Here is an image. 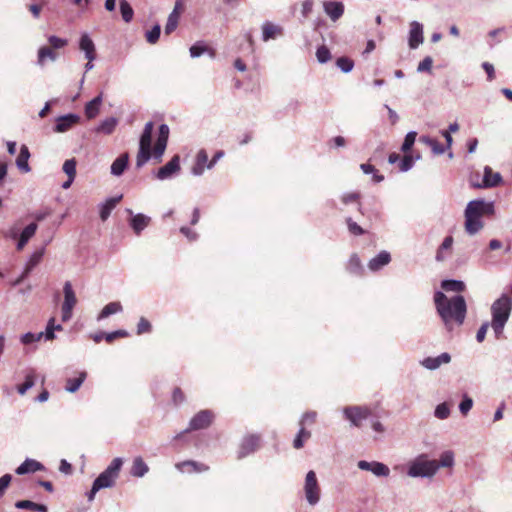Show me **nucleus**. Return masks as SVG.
<instances>
[{"instance_id":"nucleus-25","label":"nucleus","mask_w":512,"mask_h":512,"mask_svg":"<svg viewBox=\"0 0 512 512\" xmlns=\"http://www.w3.org/2000/svg\"><path fill=\"white\" fill-rule=\"evenodd\" d=\"M390 260V254L387 251H382L369 261L368 267L371 271H378L382 267L387 265L390 262Z\"/></svg>"},{"instance_id":"nucleus-7","label":"nucleus","mask_w":512,"mask_h":512,"mask_svg":"<svg viewBox=\"0 0 512 512\" xmlns=\"http://www.w3.org/2000/svg\"><path fill=\"white\" fill-rule=\"evenodd\" d=\"M372 411L368 406H346L343 408V415L348 420L351 426L361 427L362 422L367 420Z\"/></svg>"},{"instance_id":"nucleus-17","label":"nucleus","mask_w":512,"mask_h":512,"mask_svg":"<svg viewBox=\"0 0 512 512\" xmlns=\"http://www.w3.org/2000/svg\"><path fill=\"white\" fill-rule=\"evenodd\" d=\"M503 181V178L500 173L494 172L491 167L485 166L484 167V174H483V183L481 187L484 188H492L500 185Z\"/></svg>"},{"instance_id":"nucleus-2","label":"nucleus","mask_w":512,"mask_h":512,"mask_svg":"<svg viewBox=\"0 0 512 512\" xmlns=\"http://www.w3.org/2000/svg\"><path fill=\"white\" fill-rule=\"evenodd\" d=\"M495 212L494 202L484 199H476L470 201L464 211V227L467 234L473 236L480 232L484 223L482 217L493 215Z\"/></svg>"},{"instance_id":"nucleus-34","label":"nucleus","mask_w":512,"mask_h":512,"mask_svg":"<svg viewBox=\"0 0 512 512\" xmlns=\"http://www.w3.org/2000/svg\"><path fill=\"white\" fill-rule=\"evenodd\" d=\"M118 124V120L115 117H109L103 120L98 127L95 129L97 133L110 135L115 130Z\"/></svg>"},{"instance_id":"nucleus-29","label":"nucleus","mask_w":512,"mask_h":512,"mask_svg":"<svg viewBox=\"0 0 512 512\" xmlns=\"http://www.w3.org/2000/svg\"><path fill=\"white\" fill-rule=\"evenodd\" d=\"M87 377V373L85 371H81L76 378H68L66 380L65 389L69 393H75L79 390L83 382Z\"/></svg>"},{"instance_id":"nucleus-36","label":"nucleus","mask_w":512,"mask_h":512,"mask_svg":"<svg viewBox=\"0 0 512 512\" xmlns=\"http://www.w3.org/2000/svg\"><path fill=\"white\" fill-rule=\"evenodd\" d=\"M441 287L447 292H462L465 289V284L459 280H444Z\"/></svg>"},{"instance_id":"nucleus-40","label":"nucleus","mask_w":512,"mask_h":512,"mask_svg":"<svg viewBox=\"0 0 512 512\" xmlns=\"http://www.w3.org/2000/svg\"><path fill=\"white\" fill-rule=\"evenodd\" d=\"M439 468H450L454 465V453L450 450L443 452L440 455V460L437 461Z\"/></svg>"},{"instance_id":"nucleus-31","label":"nucleus","mask_w":512,"mask_h":512,"mask_svg":"<svg viewBox=\"0 0 512 512\" xmlns=\"http://www.w3.org/2000/svg\"><path fill=\"white\" fill-rule=\"evenodd\" d=\"M153 128H154L153 122H147L145 124L143 133L140 137L139 148L151 150Z\"/></svg>"},{"instance_id":"nucleus-52","label":"nucleus","mask_w":512,"mask_h":512,"mask_svg":"<svg viewBox=\"0 0 512 512\" xmlns=\"http://www.w3.org/2000/svg\"><path fill=\"white\" fill-rule=\"evenodd\" d=\"M63 171L67 174L68 177L75 178L76 175V160L68 159L63 164Z\"/></svg>"},{"instance_id":"nucleus-64","label":"nucleus","mask_w":512,"mask_h":512,"mask_svg":"<svg viewBox=\"0 0 512 512\" xmlns=\"http://www.w3.org/2000/svg\"><path fill=\"white\" fill-rule=\"evenodd\" d=\"M168 137H169V127H168V125L161 124L159 126V133H158L157 140L163 141V142H168Z\"/></svg>"},{"instance_id":"nucleus-6","label":"nucleus","mask_w":512,"mask_h":512,"mask_svg":"<svg viewBox=\"0 0 512 512\" xmlns=\"http://www.w3.org/2000/svg\"><path fill=\"white\" fill-rule=\"evenodd\" d=\"M303 490L309 505L315 506L318 504L321 497V489L314 471L311 470L306 474Z\"/></svg>"},{"instance_id":"nucleus-10","label":"nucleus","mask_w":512,"mask_h":512,"mask_svg":"<svg viewBox=\"0 0 512 512\" xmlns=\"http://www.w3.org/2000/svg\"><path fill=\"white\" fill-rule=\"evenodd\" d=\"M357 466L361 470L372 472L377 477H388L390 474L389 467L386 464L378 461L368 462L365 460H360L357 463Z\"/></svg>"},{"instance_id":"nucleus-11","label":"nucleus","mask_w":512,"mask_h":512,"mask_svg":"<svg viewBox=\"0 0 512 512\" xmlns=\"http://www.w3.org/2000/svg\"><path fill=\"white\" fill-rule=\"evenodd\" d=\"M424 42L423 25L412 21L409 25L408 45L410 49H417Z\"/></svg>"},{"instance_id":"nucleus-15","label":"nucleus","mask_w":512,"mask_h":512,"mask_svg":"<svg viewBox=\"0 0 512 512\" xmlns=\"http://www.w3.org/2000/svg\"><path fill=\"white\" fill-rule=\"evenodd\" d=\"M451 361V355L444 352L436 357H427L421 361V365L428 370H436L443 364H448Z\"/></svg>"},{"instance_id":"nucleus-60","label":"nucleus","mask_w":512,"mask_h":512,"mask_svg":"<svg viewBox=\"0 0 512 512\" xmlns=\"http://www.w3.org/2000/svg\"><path fill=\"white\" fill-rule=\"evenodd\" d=\"M166 146H167V142L157 140L156 144L154 146V149H153L154 157L157 159H161L162 155L165 152Z\"/></svg>"},{"instance_id":"nucleus-1","label":"nucleus","mask_w":512,"mask_h":512,"mask_svg":"<svg viewBox=\"0 0 512 512\" xmlns=\"http://www.w3.org/2000/svg\"><path fill=\"white\" fill-rule=\"evenodd\" d=\"M435 308L445 328L452 331L464 323L467 305L463 296L456 295L448 298L443 292L436 291L434 294Z\"/></svg>"},{"instance_id":"nucleus-13","label":"nucleus","mask_w":512,"mask_h":512,"mask_svg":"<svg viewBox=\"0 0 512 512\" xmlns=\"http://www.w3.org/2000/svg\"><path fill=\"white\" fill-rule=\"evenodd\" d=\"M180 170V158L178 155L172 157V159L167 162L164 166L159 168L157 171L156 177L159 180H166L171 178L175 173Z\"/></svg>"},{"instance_id":"nucleus-9","label":"nucleus","mask_w":512,"mask_h":512,"mask_svg":"<svg viewBox=\"0 0 512 512\" xmlns=\"http://www.w3.org/2000/svg\"><path fill=\"white\" fill-rule=\"evenodd\" d=\"M260 446V436L259 435H247L243 438L239 450H238V459H243L246 456L254 453Z\"/></svg>"},{"instance_id":"nucleus-43","label":"nucleus","mask_w":512,"mask_h":512,"mask_svg":"<svg viewBox=\"0 0 512 512\" xmlns=\"http://www.w3.org/2000/svg\"><path fill=\"white\" fill-rule=\"evenodd\" d=\"M34 385H35L34 375L32 373H29L26 375L24 383L17 386V391L20 395H24Z\"/></svg>"},{"instance_id":"nucleus-4","label":"nucleus","mask_w":512,"mask_h":512,"mask_svg":"<svg viewBox=\"0 0 512 512\" xmlns=\"http://www.w3.org/2000/svg\"><path fill=\"white\" fill-rule=\"evenodd\" d=\"M439 470L436 460L429 459L427 454H420L409 462L407 475L412 478H431Z\"/></svg>"},{"instance_id":"nucleus-56","label":"nucleus","mask_w":512,"mask_h":512,"mask_svg":"<svg viewBox=\"0 0 512 512\" xmlns=\"http://www.w3.org/2000/svg\"><path fill=\"white\" fill-rule=\"evenodd\" d=\"M361 269L360 259L356 254H353L348 262V270L351 273H358Z\"/></svg>"},{"instance_id":"nucleus-63","label":"nucleus","mask_w":512,"mask_h":512,"mask_svg":"<svg viewBox=\"0 0 512 512\" xmlns=\"http://www.w3.org/2000/svg\"><path fill=\"white\" fill-rule=\"evenodd\" d=\"M489 326H491V322L490 323L489 322H484L480 326V328L478 329L477 334H476V340L478 342L481 343V342L484 341Z\"/></svg>"},{"instance_id":"nucleus-23","label":"nucleus","mask_w":512,"mask_h":512,"mask_svg":"<svg viewBox=\"0 0 512 512\" xmlns=\"http://www.w3.org/2000/svg\"><path fill=\"white\" fill-rule=\"evenodd\" d=\"M43 254H44V250H40V251H36L34 252L30 259L28 260L27 264H26V267H25V270L24 272L22 273V275L15 281V285H18L19 283H21L23 281V279L25 277H27V275L33 270V268L35 266H37L39 264V262L41 261L42 257H43Z\"/></svg>"},{"instance_id":"nucleus-14","label":"nucleus","mask_w":512,"mask_h":512,"mask_svg":"<svg viewBox=\"0 0 512 512\" xmlns=\"http://www.w3.org/2000/svg\"><path fill=\"white\" fill-rule=\"evenodd\" d=\"M80 120V117L77 114H66L60 116L56 119V125L54 130L58 133H63L72 128L75 124H77Z\"/></svg>"},{"instance_id":"nucleus-49","label":"nucleus","mask_w":512,"mask_h":512,"mask_svg":"<svg viewBox=\"0 0 512 512\" xmlns=\"http://www.w3.org/2000/svg\"><path fill=\"white\" fill-rule=\"evenodd\" d=\"M473 407V399L467 394H464L459 404V411L462 415H467Z\"/></svg>"},{"instance_id":"nucleus-44","label":"nucleus","mask_w":512,"mask_h":512,"mask_svg":"<svg viewBox=\"0 0 512 512\" xmlns=\"http://www.w3.org/2000/svg\"><path fill=\"white\" fill-rule=\"evenodd\" d=\"M180 15H177L176 12H171L168 16L167 23L165 26V34L172 33L178 25Z\"/></svg>"},{"instance_id":"nucleus-18","label":"nucleus","mask_w":512,"mask_h":512,"mask_svg":"<svg viewBox=\"0 0 512 512\" xmlns=\"http://www.w3.org/2000/svg\"><path fill=\"white\" fill-rule=\"evenodd\" d=\"M325 13L332 21L340 19L344 13V5L341 2L329 1L323 3Z\"/></svg>"},{"instance_id":"nucleus-19","label":"nucleus","mask_w":512,"mask_h":512,"mask_svg":"<svg viewBox=\"0 0 512 512\" xmlns=\"http://www.w3.org/2000/svg\"><path fill=\"white\" fill-rule=\"evenodd\" d=\"M42 470H44L43 464H41L37 460L27 458L23 463H21L16 468V473L18 475H24L27 473H34Z\"/></svg>"},{"instance_id":"nucleus-50","label":"nucleus","mask_w":512,"mask_h":512,"mask_svg":"<svg viewBox=\"0 0 512 512\" xmlns=\"http://www.w3.org/2000/svg\"><path fill=\"white\" fill-rule=\"evenodd\" d=\"M150 157H151V150L139 148V151L137 154V159H136L137 168H141L143 165H145L146 162L150 159Z\"/></svg>"},{"instance_id":"nucleus-38","label":"nucleus","mask_w":512,"mask_h":512,"mask_svg":"<svg viewBox=\"0 0 512 512\" xmlns=\"http://www.w3.org/2000/svg\"><path fill=\"white\" fill-rule=\"evenodd\" d=\"M47 59L50 61H55L56 53L53 52L49 47H41L38 51V64L44 65Z\"/></svg>"},{"instance_id":"nucleus-28","label":"nucleus","mask_w":512,"mask_h":512,"mask_svg":"<svg viewBox=\"0 0 512 512\" xmlns=\"http://www.w3.org/2000/svg\"><path fill=\"white\" fill-rule=\"evenodd\" d=\"M64 292V302L62 304L63 308L73 309L76 305L77 299L75 293L73 291L72 285L69 281L65 282L63 287Z\"/></svg>"},{"instance_id":"nucleus-62","label":"nucleus","mask_w":512,"mask_h":512,"mask_svg":"<svg viewBox=\"0 0 512 512\" xmlns=\"http://www.w3.org/2000/svg\"><path fill=\"white\" fill-rule=\"evenodd\" d=\"M48 41L54 49L62 48L67 44V41L65 39L59 38L57 36H50L48 38Z\"/></svg>"},{"instance_id":"nucleus-51","label":"nucleus","mask_w":512,"mask_h":512,"mask_svg":"<svg viewBox=\"0 0 512 512\" xmlns=\"http://www.w3.org/2000/svg\"><path fill=\"white\" fill-rule=\"evenodd\" d=\"M160 33H161L160 25L159 24L154 25L151 28V30L147 31V33H146L147 42L150 44H155L160 37Z\"/></svg>"},{"instance_id":"nucleus-24","label":"nucleus","mask_w":512,"mask_h":512,"mask_svg":"<svg viewBox=\"0 0 512 512\" xmlns=\"http://www.w3.org/2000/svg\"><path fill=\"white\" fill-rule=\"evenodd\" d=\"M102 101L103 93H100L98 96L86 103L85 115L88 119H94L98 115Z\"/></svg>"},{"instance_id":"nucleus-48","label":"nucleus","mask_w":512,"mask_h":512,"mask_svg":"<svg viewBox=\"0 0 512 512\" xmlns=\"http://www.w3.org/2000/svg\"><path fill=\"white\" fill-rule=\"evenodd\" d=\"M316 57L319 63H327L331 59L330 50L325 45H322L317 48Z\"/></svg>"},{"instance_id":"nucleus-27","label":"nucleus","mask_w":512,"mask_h":512,"mask_svg":"<svg viewBox=\"0 0 512 512\" xmlns=\"http://www.w3.org/2000/svg\"><path fill=\"white\" fill-rule=\"evenodd\" d=\"M282 34V28L271 22H265L262 26V39L267 42Z\"/></svg>"},{"instance_id":"nucleus-41","label":"nucleus","mask_w":512,"mask_h":512,"mask_svg":"<svg viewBox=\"0 0 512 512\" xmlns=\"http://www.w3.org/2000/svg\"><path fill=\"white\" fill-rule=\"evenodd\" d=\"M336 66L344 73H349L354 67V62L348 57H339L336 60Z\"/></svg>"},{"instance_id":"nucleus-59","label":"nucleus","mask_w":512,"mask_h":512,"mask_svg":"<svg viewBox=\"0 0 512 512\" xmlns=\"http://www.w3.org/2000/svg\"><path fill=\"white\" fill-rule=\"evenodd\" d=\"M346 222H347L348 230L351 234L362 235L364 233V230L362 229V227L359 226L356 222H354L351 218H348L346 220Z\"/></svg>"},{"instance_id":"nucleus-33","label":"nucleus","mask_w":512,"mask_h":512,"mask_svg":"<svg viewBox=\"0 0 512 512\" xmlns=\"http://www.w3.org/2000/svg\"><path fill=\"white\" fill-rule=\"evenodd\" d=\"M149 471L148 465L144 462L142 457H136L133 460L131 467V475L134 477H143Z\"/></svg>"},{"instance_id":"nucleus-5","label":"nucleus","mask_w":512,"mask_h":512,"mask_svg":"<svg viewBox=\"0 0 512 512\" xmlns=\"http://www.w3.org/2000/svg\"><path fill=\"white\" fill-rule=\"evenodd\" d=\"M123 465V460L120 457L114 458L109 466L99 474L94 480L97 488L104 489L114 486L116 479L119 476L120 470Z\"/></svg>"},{"instance_id":"nucleus-53","label":"nucleus","mask_w":512,"mask_h":512,"mask_svg":"<svg viewBox=\"0 0 512 512\" xmlns=\"http://www.w3.org/2000/svg\"><path fill=\"white\" fill-rule=\"evenodd\" d=\"M54 322H55V319L54 318H50L48 323H47L45 332H42L43 333V338L45 340H47V341H51V340L55 339Z\"/></svg>"},{"instance_id":"nucleus-21","label":"nucleus","mask_w":512,"mask_h":512,"mask_svg":"<svg viewBox=\"0 0 512 512\" xmlns=\"http://www.w3.org/2000/svg\"><path fill=\"white\" fill-rule=\"evenodd\" d=\"M80 49L85 53V58L90 61H94L96 58V51H95V45L92 41V39L87 35L84 34L80 38L79 43Z\"/></svg>"},{"instance_id":"nucleus-8","label":"nucleus","mask_w":512,"mask_h":512,"mask_svg":"<svg viewBox=\"0 0 512 512\" xmlns=\"http://www.w3.org/2000/svg\"><path fill=\"white\" fill-rule=\"evenodd\" d=\"M213 413L209 410H202L198 412L189 422V427L183 432L179 433L175 438L179 439L184 433L192 430H200L207 428L213 421Z\"/></svg>"},{"instance_id":"nucleus-57","label":"nucleus","mask_w":512,"mask_h":512,"mask_svg":"<svg viewBox=\"0 0 512 512\" xmlns=\"http://www.w3.org/2000/svg\"><path fill=\"white\" fill-rule=\"evenodd\" d=\"M151 324L150 322L144 318V317H141L139 319V322L137 324V334L138 335H141V334H144V333H148L151 331Z\"/></svg>"},{"instance_id":"nucleus-16","label":"nucleus","mask_w":512,"mask_h":512,"mask_svg":"<svg viewBox=\"0 0 512 512\" xmlns=\"http://www.w3.org/2000/svg\"><path fill=\"white\" fill-rule=\"evenodd\" d=\"M176 468L182 473H186V472L187 473H191V472L201 473V472H206L209 470L208 465L201 463V462L193 461V460H186V461L177 463Z\"/></svg>"},{"instance_id":"nucleus-45","label":"nucleus","mask_w":512,"mask_h":512,"mask_svg":"<svg viewBox=\"0 0 512 512\" xmlns=\"http://www.w3.org/2000/svg\"><path fill=\"white\" fill-rule=\"evenodd\" d=\"M434 416L440 420L447 419L450 416V407L444 402L436 406Z\"/></svg>"},{"instance_id":"nucleus-39","label":"nucleus","mask_w":512,"mask_h":512,"mask_svg":"<svg viewBox=\"0 0 512 512\" xmlns=\"http://www.w3.org/2000/svg\"><path fill=\"white\" fill-rule=\"evenodd\" d=\"M119 5H120V12L122 15V19L126 23H129L132 20L133 15H134L131 5L126 0H120Z\"/></svg>"},{"instance_id":"nucleus-30","label":"nucleus","mask_w":512,"mask_h":512,"mask_svg":"<svg viewBox=\"0 0 512 512\" xmlns=\"http://www.w3.org/2000/svg\"><path fill=\"white\" fill-rule=\"evenodd\" d=\"M30 157L29 149L26 145H22L20 148V153L16 159V165L19 168V170L23 172H29L30 167L28 164V159Z\"/></svg>"},{"instance_id":"nucleus-12","label":"nucleus","mask_w":512,"mask_h":512,"mask_svg":"<svg viewBox=\"0 0 512 512\" xmlns=\"http://www.w3.org/2000/svg\"><path fill=\"white\" fill-rule=\"evenodd\" d=\"M126 212L131 216L129 225L136 235H140L141 232L149 225L151 218L142 213L134 214L129 208Z\"/></svg>"},{"instance_id":"nucleus-35","label":"nucleus","mask_w":512,"mask_h":512,"mask_svg":"<svg viewBox=\"0 0 512 512\" xmlns=\"http://www.w3.org/2000/svg\"><path fill=\"white\" fill-rule=\"evenodd\" d=\"M15 507L18 509H30L37 512H47L48 508L44 504H38L30 500H21L15 503Z\"/></svg>"},{"instance_id":"nucleus-61","label":"nucleus","mask_w":512,"mask_h":512,"mask_svg":"<svg viewBox=\"0 0 512 512\" xmlns=\"http://www.w3.org/2000/svg\"><path fill=\"white\" fill-rule=\"evenodd\" d=\"M317 413L315 411H309L303 414L300 420V426L304 427L305 424H312L315 422Z\"/></svg>"},{"instance_id":"nucleus-55","label":"nucleus","mask_w":512,"mask_h":512,"mask_svg":"<svg viewBox=\"0 0 512 512\" xmlns=\"http://www.w3.org/2000/svg\"><path fill=\"white\" fill-rule=\"evenodd\" d=\"M433 65V59L430 56H426L417 67V72L423 73V72H431Z\"/></svg>"},{"instance_id":"nucleus-37","label":"nucleus","mask_w":512,"mask_h":512,"mask_svg":"<svg viewBox=\"0 0 512 512\" xmlns=\"http://www.w3.org/2000/svg\"><path fill=\"white\" fill-rule=\"evenodd\" d=\"M208 51L207 47L203 42H197L190 47V55L192 58H196L201 56L204 52ZM209 55L211 58L215 57V51L209 50Z\"/></svg>"},{"instance_id":"nucleus-26","label":"nucleus","mask_w":512,"mask_h":512,"mask_svg":"<svg viewBox=\"0 0 512 512\" xmlns=\"http://www.w3.org/2000/svg\"><path fill=\"white\" fill-rule=\"evenodd\" d=\"M129 156L124 153L117 157L111 165V174L114 176H121L128 166Z\"/></svg>"},{"instance_id":"nucleus-42","label":"nucleus","mask_w":512,"mask_h":512,"mask_svg":"<svg viewBox=\"0 0 512 512\" xmlns=\"http://www.w3.org/2000/svg\"><path fill=\"white\" fill-rule=\"evenodd\" d=\"M360 169L363 171L364 174H373V180L376 183H380L384 180V176L378 174L375 167L371 164L363 163L360 165Z\"/></svg>"},{"instance_id":"nucleus-3","label":"nucleus","mask_w":512,"mask_h":512,"mask_svg":"<svg viewBox=\"0 0 512 512\" xmlns=\"http://www.w3.org/2000/svg\"><path fill=\"white\" fill-rule=\"evenodd\" d=\"M491 328L495 337L499 339L504 331V327L508 322L512 312V298L503 293L491 305Z\"/></svg>"},{"instance_id":"nucleus-58","label":"nucleus","mask_w":512,"mask_h":512,"mask_svg":"<svg viewBox=\"0 0 512 512\" xmlns=\"http://www.w3.org/2000/svg\"><path fill=\"white\" fill-rule=\"evenodd\" d=\"M414 165V160L412 156L405 155L403 159L400 161L399 169L401 172L409 171Z\"/></svg>"},{"instance_id":"nucleus-22","label":"nucleus","mask_w":512,"mask_h":512,"mask_svg":"<svg viewBox=\"0 0 512 512\" xmlns=\"http://www.w3.org/2000/svg\"><path fill=\"white\" fill-rule=\"evenodd\" d=\"M208 154L204 149L199 150L196 155L195 164L192 167V174L195 176H201L204 173L205 168H207Z\"/></svg>"},{"instance_id":"nucleus-54","label":"nucleus","mask_w":512,"mask_h":512,"mask_svg":"<svg viewBox=\"0 0 512 512\" xmlns=\"http://www.w3.org/2000/svg\"><path fill=\"white\" fill-rule=\"evenodd\" d=\"M310 432L309 431H306L304 429V427H300V430L296 436V438L294 439L293 441V446L294 448L296 449H300L303 447V440L302 438L305 437V438H309L310 437Z\"/></svg>"},{"instance_id":"nucleus-47","label":"nucleus","mask_w":512,"mask_h":512,"mask_svg":"<svg viewBox=\"0 0 512 512\" xmlns=\"http://www.w3.org/2000/svg\"><path fill=\"white\" fill-rule=\"evenodd\" d=\"M42 338H43L42 332H39V333L27 332L21 336L20 341L22 344L28 345V344H31L34 342H38Z\"/></svg>"},{"instance_id":"nucleus-20","label":"nucleus","mask_w":512,"mask_h":512,"mask_svg":"<svg viewBox=\"0 0 512 512\" xmlns=\"http://www.w3.org/2000/svg\"><path fill=\"white\" fill-rule=\"evenodd\" d=\"M122 197H123L122 195L111 197V198H108L104 203L100 204L99 212H100V218L102 221H106L108 219L112 210L121 201Z\"/></svg>"},{"instance_id":"nucleus-32","label":"nucleus","mask_w":512,"mask_h":512,"mask_svg":"<svg viewBox=\"0 0 512 512\" xmlns=\"http://www.w3.org/2000/svg\"><path fill=\"white\" fill-rule=\"evenodd\" d=\"M123 307L120 302H110L103 307L99 315L97 316V320L101 321L113 314L122 312Z\"/></svg>"},{"instance_id":"nucleus-46","label":"nucleus","mask_w":512,"mask_h":512,"mask_svg":"<svg viewBox=\"0 0 512 512\" xmlns=\"http://www.w3.org/2000/svg\"><path fill=\"white\" fill-rule=\"evenodd\" d=\"M416 136H417V133L415 131H410L406 134L404 141L402 143V146H401V150L404 153H407L408 151L411 150V148L413 147V145L415 143Z\"/></svg>"}]
</instances>
